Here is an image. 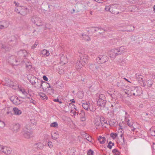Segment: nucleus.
Here are the masks:
<instances>
[{"label": "nucleus", "instance_id": "obj_1", "mask_svg": "<svg viewBox=\"0 0 155 155\" xmlns=\"http://www.w3.org/2000/svg\"><path fill=\"white\" fill-rule=\"evenodd\" d=\"M126 94L130 96H138L142 94L141 88L140 87H132L130 88V90H128V93L126 92Z\"/></svg>", "mask_w": 155, "mask_h": 155}, {"label": "nucleus", "instance_id": "obj_2", "mask_svg": "<svg viewBox=\"0 0 155 155\" xmlns=\"http://www.w3.org/2000/svg\"><path fill=\"white\" fill-rule=\"evenodd\" d=\"M109 58L105 55H99L97 58V61L99 64L105 63L108 60Z\"/></svg>", "mask_w": 155, "mask_h": 155}, {"label": "nucleus", "instance_id": "obj_3", "mask_svg": "<svg viewBox=\"0 0 155 155\" xmlns=\"http://www.w3.org/2000/svg\"><path fill=\"white\" fill-rule=\"evenodd\" d=\"M31 20L37 26H40L43 24L41 19L39 17L33 16L31 18Z\"/></svg>", "mask_w": 155, "mask_h": 155}, {"label": "nucleus", "instance_id": "obj_4", "mask_svg": "<svg viewBox=\"0 0 155 155\" xmlns=\"http://www.w3.org/2000/svg\"><path fill=\"white\" fill-rule=\"evenodd\" d=\"M87 59H85L84 60H82V61H80L79 60H78L77 63H76L75 68L78 70L81 69L82 66L84 64V63L86 64L87 62Z\"/></svg>", "mask_w": 155, "mask_h": 155}, {"label": "nucleus", "instance_id": "obj_5", "mask_svg": "<svg viewBox=\"0 0 155 155\" xmlns=\"http://www.w3.org/2000/svg\"><path fill=\"white\" fill-rule=\"evenodd\" d=\"M12 151V149L10 148L5 146H2L0 153H3L6 154L8 155L11 153Z\"/></svg>", "mask_w": 155, "mask_h": 155}, {"label": "nucleus", "instance_id": "obj_6", "mask_svg": "<svg viewBox=\"0 0 155 155\" xmlns=\"http://www.w3.org/2000/svg\"><path fill=\"white\" fill-rule=\"evenodd\" d=\"M134 29V27L131 25H127L124 26L121 31H123L130 32L133 31Z\"/></svg>", "mask_w": 155, "mask_h": 155}, {"label": "nucleus", "instance_id": "obj_7", "mask_svg": "<svg viewBox=\"0 0 155 155\" xmlns=\"http://www.w3.org/2000/svg\"><path fill=\"white\" fill-rule=\"evenodd\" d=\"M43 83V87H42V89L44 91H45V90L46 91L47 89L49 88H51L52 87L50 86L49 83L42 80H37V83H40V82Z\"/></svg>", "mask_w": 155, "mask_h": 155}, {"label": "nucleus", "instance_id": "obj_8", "mask_svg": "<svg viewBox=\"0 0 155 155\" xmlns=\"http://www.w3.org/2000/svg\"><path fill=\"white\" fill-rule=\"evenodd\" d=\"M21 8L20 11V14L21 15L24 16L28 14L29 12L28 8L25 6H21Z\"/></svg>", "mask_w": 155, "mask_h": 155}, {"label": "nucleus", "instance_id": "obj_9", "mask_svg": "<svg viewBox=\"0 0 155 155\" xmlns=\"http://www.w3.org/2000/svg\"><path fill=\"white\" fill-rule=\"evenodd\" d=\"M52 7V6L51 5H50L48 3L44 4L43 6L44 13H46V12H51V8Z\"/></svg>", "mask_w": 155, "mask_h": 155}, {"label": "nucleus", "instance_id": "obj_10", "mask_svg": "<svg viewBox=\"0 0 155 155\" xmlns=\"http://www.w3.org/2000/svg\"><path fill=\"white\" fill-rule=\"evenodd\" d=\"M27 78L29 81L32 85H34L36 84V78L34 77L33 76L32 77L31 75H27Z\"/></svg>", "mask_w": 155, "mask_h": 155}, {"label": "nucleus", "instance_id": "obj_11", "mask_svg": "<svg viewBox=\"0 0 155 155\" xmlns=\"http://www.w3.org/2000/svg\"><path fill=\"white\" fill-rule=\"evenodd\" d=\"M30 132L27 131L24 133V136L25 138L27 139L30 138L33 136V135L31 130H29Z\"/></svg>", "mask_w": 155, "mask_h": 155}, {"label": "nucleus", "instance_id": "obj_12", "mask_svg": "<svg viewBox=\"0 0 155 155\" xmlns=\"http://www.w3.org/2000/svg\"><path fill=\"white\" fill-rule=\"evenodd\" d=\"M94 1L97 2L96 0H89L88 1V6L90 7V9L92 10L93 8L96 6L95 4L93 3L94 2Z\"/></svg>", "mask_w": 155, "mask_h": 155}, {"label": "nucleus", "instance_id": "obj_13", "mask_svg": "<svg viewBox=\"0 0 155 155\" xmlns=\"http://www.w3.org/2000/svg\"><path fill=\"white\" fill-rule=\"evenodd\" d=\"M117 50L118 51V53H116V55H120L124 52V51L125 50V48L124 46H122L119 48H117Z\"/></svg>", "mask_w": 155, "mask_h": 155}, {"label": "nucleus", "instance_id": "obj_14", "mask_svg": "<svg viewBox=\"0 0 155 155\" xmlns=\"http://www.w3.org/2000/svg\"><path fill=\"white\" fill-rule=\"evenodd\" d=\"M20 125L17 123L13 125V127L12 128V130L14 132L16 133L18 131Z\"/></svg>", "mask_w": 155, "mask_h": 155}, {"label": "nucleus", "instance_id": "obj_15", "mask_svg": "<svg viewBox=\"0 0 155 155\" xmlns=\"http://www.w3.org/2000/svg\"><path fill=\"white\" fill-rule=\"evenodd\" d=\"M106 101H105V102L103 101V100L101 99H98L97 101V104L99 107H104L106 103Z\"/></svg>", "mask_w": 155, "mask_h": 155}, {"label": "nucleus", "instance_id": "obj_16", "mask_svg": "<svg viewBox=\"0 0 155 155\" xmlns=\"http://www.w3.org/2000/svg\"><path fill=\"white\" fill-rule=\"evenodd\" d=\"M111 12L114 14H117L119 13V10L115 6H113Z\"/></svg>", "mask_w": 155, "mask_h": 155}, {"label": "nucleus", "instance_id": "obj_17", "mask_svg": "<svg viewBox=\"0 0 155 155\" xmlns=\"http://www.w3.org/2000/svg\"><path fill=\"white\" fill-rule=\"evenodd\" d=\"M33 147L34 148L37 149H41L42 148L43 144L39 142L35 144Z\"/></svg>", "mask_w": 155, "mask_h": 155}, {"label": "nucleus", "instance_id": "obj_18", "mask_svg": "<svg viewBox=\"0 0 155 155\" xmlns=\"http://www.w3.org/2000/svg\"><path fill=\"white\" fill-rule=\"evenodd\" d=\"M98 140L100 144H103L105 142L106 139L105 137H102L101 136H100L98 138Z\"/></svg>", "mask_w": 155, "mask_h": 155}, {"label": "nucleus", "instance_id": "obj_19", "mask_svg": "<svg viewBox=\"0 0 155 155\" xmlns=\"http://www.w3.org/2000/svg\"><path fill=\"white\" fill-rule=\"evenodd\" d=\"M13 110L15 115H19L21 114L22 112L21 111L16 107L13 108Z\"/></svg>", "mask_w": 155, "mask_h": 155}, {"label": "nucleus", "instance_id": "obj_20", "mask_svg": "<svg viewBox=\"0 0 155 155\" xmlns=\"http://www.w3.org/2000/svg\"><path fill=\"white\" fill-rule=\"evenodd\" d=\"M99 68V66H96L94 64H91L89 66V69L92 71H95V70Z\"/></svg>", "mask_w": 155, "mask_h": 155}, {"label": "nucleus", "instance_id": "obj_21", "mask_svg": "<svg viewBox=\"0 0 155 155\" xmlns=\"http://www.w3.org/2000/svg\"><path fill=\"white\" fill-rule=\"evenodd\" d=\"M117 48L115 49H112L111 50V52H112L114 53V54H113L112 56H110V57H111L112 58H115L118 55H116V53H118V51L117 50Z\"/></svg>", "mask_w": 155, "mask_h": 155}, {"label": "nucleus", "instance_id": "obj_22", "mask_svg": "<svg viewBox=\"0 0 155 155\" xmlns=\"http://www.w3.org/2000/svg\"><path fill=\"white\" fill-rule=\"evenodd\" d=\"M81 115L82 116V117H81V120L82 121H85L86 120V118L85 117H84V116L85 115V112L84 110H81Z\"/></svg>", "mask_w": 155, "mask_h": 155}, {"label": "nucleus", "instance_id": "obj_23", "mask_svg": "<svg viewBox=\"0 0 155 155\" xmlns=\"http://www.w3.org/2000/svg\"><path fill=\"white\" fill-rule=\"evenodd\" d=\"M38 95H39L42 98V99L44 100H46L48 99V98L47 96L43 93H39Z\"/></svg>", "mask_w": 155, "mask_h": 155}, {"label": "nucleus", "instance_id": "obj_24", "mask_svg": "<svg viewBox=\"0 0 155 155\" xmlns=\"http://www.w3.org/2000/svg\"><path fill=\"white\" fill-rule=\"evenodd\" d=\"M41 54L43 55L46 56H48L50 54L49 51L45 49H43L41 51Z\"/></svg>", "mask_w": 155, "mask_h": 155}, {"label": "nucleus", "instance_id": "obj_25", "mask_svg": "<svg viewBox=\"0 0 155 155\" xmlns=\"http://www.w3.org/2000/svg\"><path fill=\"white\" fill-rule=\"evenodd\" d=\"M56 86L57 87L59 88H62L64 87V85L61 82H56L55 84Z\"/></svg>", "mask_w": 155, "mask_h": 155}, {"label": "nucleus", "instance_id": "obj_26", "mask_svg": "<svg viewBox=\"0 0 155 155\" xmlns=\"http://www.w3.org/2000/svg\"><path fill=\"white\" fill-rule=\"evenodd\" d=\"M110 135L111 137L114 140L117 137L118 134L116 133L112 132L110 133Z\"/></svg>", "mask_w": 155, "mask_h": 155}, {"label": "nucleus", "instance_id": "obj_27", "mask_svg": "<svg viewBox=\"0 0 155 155\" xmlns=\"http://www.w3.org/2000/svg\"><path fill=\"white\" fill-rule=\"evenodd\" d=\"M6 23L4 21H0V29H3L5 27V24Z\"/></svg>", "mask_w": 155, "mask_h": 155}, {"label": "nucleus", "instance_id": "obj_28", "mask_svg": "<svg viewBox=\"0 0 155 155\" xmlns=\"http://www.w3.org/2000/svg\"><path fill=\"white\" fill-rule=\"evenodd\" d=\"M112 152L114 155H120V152L116 148L113 150H112Z\"/></svg>", "mask_w": 155, "mask_h": 155}, {"label": "nucleus", "instance_id": "obj_29", "mask_svg": "<svg viewBox=\"0 0 155 155\" xmlns=\"http://www.w3.org/2000/svg\"><path fill=\"white\" fill-rule=\"evenodd\" d=\"M89 109L90 111L94 110V108L93 105H91L89 101H88V111Z\"/></svg>", "mask_w": 155, "mask_h": 155}, {"label": "nucleus", "instance_id": "obj_30", "mask_svg": "<svg viewBox=\"0 0 155 155\" xmlns=\"http://www.w3.org/2000/svg\"><path fill=\"white\" fill-rule=\"evenodd\" d=\"M147 86L148 87H150L153 83V80L151 79L148 80L147 81Z\"/></svg>", "mask_w": 155, "mask_h": 155}, {"label": "nucleus", "instance_id": "obj_31", "mask_svg": "<svg viewBox=\"0 0 155 155\" xmlns=\"http://www.w3.org/2000/svg\"><path fill=\"white\" fill-rule=\"evenodd\" d=\"M13 104L16 105H18L20 104V102H19V99L18 97L15 98V100L14 101Z\"/></svg>", "mask_w": 155, "mask_h": 155}, {"label": "nucleus", "instance_id": "obj_32", "mask_svg": "<svg viewBox=\"0 0 155 155\" xmlns=\"http://www.w3.org/2000/svg\"><path fill=\"white\" fill-rule=\"evenodd\" d=\"M98 99H101V100H103V101L104 102H105V101H106V97L103 94H101L99 95Z\"/></svg>", "mask_w": 155, "mask_h": 155}, {"label": "nucleus", "instance_id": "obj_33", "mask_svg": "<svg viewBox=\"0 0 155 155\" xmlns=\"http://www.w3.org/2000/svg\"><path fill=\"white\" fill-rule=\"evenodd\" d=\"M21 8V6L15 7L14 9L15 11L18 13L20 14V11Z\"/></svg>", "mask_w": 155, "mask_h": 155}, {"label": "nucleus", "instance_id": "obj_34", "mask_svg": "<svg viewBox=\"0 0 155 155\" xmlns=\"http://www.w3.org/2000/svg\"><path fill=\"white\" fill-rule=\"evenodd\" d=\"M40 83V84H36V87L38 89L41 87L42 88V87H43V83L41 81Z\"/></svg>", "mask_w": 155, "mask_h": 155}, {"label": "nucleus", "instance_id": "obj_35", "mask_svg": "<svg viewBox=\"0 0 155 155\" xmlns=\"http://www.w3.org/2000/svg\"><path fill=\"white\" fill-rule=\"evenodd\" d=\"M94 140L92 139L91 137L88 134V141L93 143L94 142Z\"/></svg>", "mask_w": 155, "mask_h": 155}, {"label": "nucleus", "instance_id": "obj_36", "mask_svg": "<svg viewBox=\"0 0 155 155\" xmlns=\"http://www.w3.org/2000/svg\"><path fill=\"white\" fill-rule=\"evenodd\" d=\"M50 126L51 127H55L58 126V124L56 122H54L51 123Z\"/></svg>", "mask_w": 155, "mask_h": 155}, {"label": "nucleus", "instance_id": "obj_37", "mask_svg": "<svg viewBox=\"0 0 155 155\" xmlns=\"http://www.w3.org/2000/svg\"><path fill=\"white\" fill-rule=\"evenodd\" d=\"M112 7H110V6H106L105 8V10L107 11H109L111 12V9H112Z\"/></svg>", "mask_w": 155, "mask_h": 155}, {"label": "nucleus", "instance_id": "obj_38", "mask_svg": "<svg viewBox=\"0 0 155 155\" xmlns=\"http://www.w3.org/2000/svg\"><path fill=\"white\" fill-rule=\"evenodd\" d=\"M117 86L120 88L124 86L123 82L122 81H120L119 82H117Z\"/></svg>", "mask_w": 155, "mask_h": 155}, {"label": "nucleus", "instance_id": "obj_39", "mask_svg": "<svg viewBox=\"0 0 155 155\" xmlns=\"http://www.w3.org/2000/svg\"><path fill=\"white\" fill-rule=\"evenodd\" d=\"M136 77L137 78L138 80V79L139 80H143V76L141 75H139V74H136Z\"/></svg>", "mask_w": 155, "mask_h": 155}, {"label": "nucleus", "instance_id": "obj_40", "mask_svg": "<svg viewBox=\"0 0 155 155\" xmlns=\"http://www.w3.org/2000/svg\"><path fill=\"white\" fill-rule=\"evenodd\" d=\"M94 151L90 149L88 150V155H94Z\"/></svg>", "mask_w": 155, "mask_h": 155}, {"label": "nucleus", "instance_id": "obj_41", "mask_svg": "<svg viewBox=\"0 0 155 155\" xmlns=\"http://www.w3.org/2000/svg\"><path fill=\"white\" fill-rule=\"evenodd\" d=\"M26 53V51L25 50H21L19 52V53L20 54H23V57H25V54Z\"/></svg>", "mask_w": 155, "mask_h": 155}, {"label": "nucleus", "instance_id": "obj_42", "mask_svg": "<svg viewBox=\"0 0 155 155\" xmlns=\"http://www.w3.org/2000/svg\"><path fill=\"white\" fill-rule=\"evenodd\" d=\"M8 81H9V82H8V83H9V82H10V84H8V85H9V87H14L15 86V85H14L13 84V82H12L11 81H10V80H9Z\"/></svg>", "mask_w": 155, "mask_h": 155}, {"label": "nucleus", "instance_id": "obj_43", "mask_svg": "<svg viewBox=\"0 0 155 155\" xmlns=\"http://www.w3.org/2000/svg\"><path fill=\"white\" fill-rule=\"evenodd\" d=\"M130 2L133 4H135L136 2H138L139 0H129Z\"/></svg>", "mask_w": 155, "mask_h": 155}, {"label": "nucleus", "instance_id": "obj_44", "mask_svg": "<svg viewBox=\"0 0 155 155\" xmlns=\"http://www.w3.org/2000/svg\"><path fill=\"white\" fill-rule=\"evenodd\" d=\"M53 101L55 102H58L60 104H61L62 103V102L61 101H60L58 99H54L53 100Z\"/></svg>", "mask_w": 155, "mask_h": 155}, {"label": "nucleus", "instance_id": "obj_45", "mask_svg": "<svg viewBox=\"0 0 155 155\" xmlns=\"http://www.w3.org/2000/svg\"><path fill=\"white\" fill-rule=\"evenodd\" d=\"M100 120H101L102 121H103V122H104V123L108 124L107 123V121L106 120H105V118L104 117H101L100 118Z\"/></svg>", "mask_w": 155, "mask_h": 155}, {"label": "nucleus", "instance_id": "obj_46", "mask_svg": "<svg viewBox=\"0 0 155 155\" xmlns=\"http://www.w3.org/2000/svg\"><path fill=\"white\" fill-rule=\"evenodd\" d=\"M123 136H124L123 133H122V134H121L120 135V137H121V138L123 140V143H122V144H123V145L125 143L124 138V137Z\"/></svg>", "mask_w": 155, "mask_h": 155}, {"label": "nucleus", "instance_id": "obj_47", "mask_svg": "<svg viewBox=\"0 0 155 155\" xmlns=\"http://www.w3.org/2000/svg\"><path fill=\"white\" fill-rule=\"evenodd\" d=\"M130 121V120L129 119H127V125L129 126L130 127H133V124H131L129 122Z\"/></svg>", "mask_w": 155, "mask_h": 155}, {"label": "nucleus", "instance_id": "obj_48", "mask_svg": "<svg viewBox=\"0 0 155 155\" xmlns=\"http://www.w3.org/2000/svg\"><path fill=\"white\" fill-rule=\"evenodd\" d=\"M17 97V96H12L11 97L10 101L12 102L13 103L15 100V98L16 97Z\"/></svg>", "mask_w": 155, "mask_h": 155}, {"label": "nucleus", "instance_id": "obj_49", "mask_svg": "<svg viewBox=\"0 0 155 155\" xmlns=\"http://www.w3.org/2000/svg\"><path fill=\"white\" fill-rule=\"evenodd\" d=\"M48 144L50 148H51L53 146V145H52V143L50 141H49L48 142Z\"/></svg>", "mask_w": 155, "mask_h": 155}, {"label": "nucleus", "instance_id": "obj_50", "mask_svg": "<svg viewBox=\"0 0 155 155\" xmlns=\"http://www.w3.org/2000/svg\"><path fill=\"white\" fill-rule=\"evenodd\" d=\"M26 68H27V69L28 70H30L32 68V66L31 65H27L26 64Z\"/></svg>", "mask_w": 155, "mask_h": 155}, {"label": "nucleus", "instance_id": "obj_51", "mask_svg": "<svg viewBox=\"0 0 155 155\" xmlns=\"http://www.w3.org/2000/svg\"><path fill=\"white\" fill-rule=\"evenodd\" d=\"M119 126L120 127L119 128L118 130H123L125 128L124 127L122 126L120 123L119 124Z\"/></svg>", "mask_w": 155, "mask_h": 155}, {"label": "nucleus", "instance_id": "obj_52", "mask_svg": "<svg viewBox=\"0 0 155 155\" xmlns=\"http://www.w3.org/2000/svg\"><path fill=\"white\" fill-rule=\"evenodd\" d=\"M97 27H91V28L94 30V32L95 33L96 31H97L98 30L96 28Z\"/></svg>", "mask_w": 155, "mask_h": 155}, {"label": "nucleus", "instance_id": "obj_53", "mask_svg": "<svg viewBox=\"0 0 155 155\" xmlns=\"http://www.w3.org/2000/svg\"><path fill=\"white\" fill-rule=\"evenodd\" d=\"M98 30H100V31L101 30H103L104 32L107 31V30H105L104 29L102 28L101 27H97L96 28Z\"/></svg>", "mask_w": 155, "mask_h": 155}, {"label": "nucleus", "instance_id": "obj_54", "mask_svg": "<svg viewBox=\"0 0 155 155\" xmlns=\"http://www.w3.org/2000/svg\"><path fill=\"white\" fill-rule=\"evenodd\" d=\"M82 106L86 110H87V106L85 103H83Z\"/></svg>", "mask_w": 155, "mask_h": 155}, {"label": "nucleus", "instance_id": "obj_55", "mask_svg": "<svg viewBox=\"0 0 155 155\" xmlns=\"http://www.w3.org/2000/svg\"><path fill=\"white\" fill-rule=\"evenodd\" d=\"M81 135L83 136V137H84L85 139L87 140V138L86 137V134H85L84 132L82 133H81Z\"/></svg>", "mask_w": 155, "mask_h": 155}, {"label": "nucleus", "instance_id": "obj_56", "mask_svg": "<svg viewBox=\"0 0 155 155\" xmlns=\"http://www.w3.org/2000/svg\"><path fill=\"white\" fill-rule=\"evenodd\" d=\"M152 148L153 150V151L155 152V143H153V144L152 146Z\"/></svg>", "mask_w": 155, "mask_h": 155}, {"label": "nucleus", "instance_id": "obj_57", "mask_svg": "<svg viewBox=\"0 0 155 155\" xmlns=\"http://www.w3.org/2000/svg\"><path fill=\"white\" fill-rule=\"evenodd\" d=\"M43 79L45 81H48V78L45 75H44L43 76Z\"/></svg>", "mask_w": 155, "mask_h": 155}, {"label": "nucleus", "instance_id": "obj_58", "mask_svg": "<svg viewBox=\"0 0 155 155\" xmlns=\"http://www.w3.org/2000/svg\"><path fill=\"white\" fill-rule=\"evenodd\" d=\"M138 82L139 83H140V85L142 86V83H143V82H144V81L143 80H139L138 79Z\"/></svg>", "mask_w": 155, "mask_h": 155}, {"label": "nucleus", "instance_id": "obj_59", "mask_svg": "<svg viewBox=\"0 0 155 155\" xmlns=\"http://www.w3.org/2000/svg\"><path fill=\"white\" fill-rule=\"evenodd\" d=\"M38 44H36V43L35 42L34 45H33L31 47V48L32 49H34L36 47V46Z\"/></svg>", "mask_w": 155, "mask_h": 155}, {"label": "nucleus", "instance_id": "obj_60", "mask_svg": "<svg viewBox=\"0 0 155 155\" xmlns=\"http://www.w3.org/2000/svg\"><path fill=\"white\" fill-rule=\"evenodd\" d=\"M31 100L30 101L31 103H32L34 104H35V103L36 102L33 100L32 98H31Z\"/></svg>", "mask_w": 155, "mask_h": 155}, {"label": "nucleus", "instance_id": "obj_61", "mask_svg": "<svg viewBox=\"0 0 155 155\" xmlns=\"http://www.w3.org/2000/svg\"><path fill=\"white\" fill-rule=\"evenodd\" d=\"M22 93L23 94H24L26 96L28 94L25 91V90H24L23 91H22Z\"/></svg>", "mask_w": 155, "mask_h": 155}, {"label": "nucleus", "instance_id": "obj_62", "mask_svg": "<svg viewBox=\"0 0 155 155\" xmlns=\"http://www.w3.org/2000/svg\"><path fill=\"white\" fill-rule=\"evenodd\" d=\"M107 148H109L110 149H111L112 148V146L111 144H108L107 146Z\"/></svg>", "mask_w": 155, "mask_h": 155}, {"label": "nucleus", "instance_id": "obj_63", "mask_svg": "<svg viewBox=\"0 0 155 155\" xmlns=\"http://www.w3.org/2000/svg\"><path fill=\"white\" fill-rule=\"evenodd\" d=\"M14 4H15V5L17 6V7L19 6V5L20 4L19 3H18V2L16 3V1H14Z\"/></svg>", "mask_w": 155, "mask_h": 155}, {"label": "nucleus", "instance_id": "obj_64", "mask_svg": "<svg viewBox=\"0 0 155 155\" xmlns=\"http://www.w3.org/2000/svg\"><path fill=\"white\" fill-rule=\"evenodd\" d=\"M92 86V85H91V86H90V85L89 86L88 85V88H89V90L90 91H91L92 90V88L91 87Z\"/></svg>", "mask_w": 155, "mask_h": 155}]
</instances>
